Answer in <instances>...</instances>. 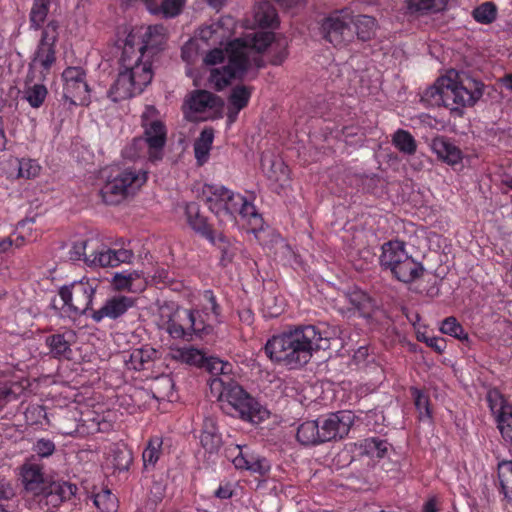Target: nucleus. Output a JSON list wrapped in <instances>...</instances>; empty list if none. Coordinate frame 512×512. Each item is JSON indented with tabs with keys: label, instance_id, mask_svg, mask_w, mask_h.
<instances>
[{
	"label": "nucleus",
	"instance_id": "f257e3e1",
	"mask_svg": "<svg viewBox=\"0 0 512 512\" xmlns=\"http://www.w3.org/2000/svg\"><path fill=\"white\" fill-rule=\"evenodd\" d=\"M271 46L272 65H281L288 56V40L273 32L257 31L248 33L242 38L233 40L226 49L228 62L222 68H214L210 72L209 83L217 91L226 88L232 80H242L247 72L255 67L264 66L260 56Z\"/></svg>",
	"mask_w": 512,
	"mask_h": 512
},
{
	"label": "nucleus",
	"instance_id": "f03ea898",
	"mask_svg": "<svg viewBox=\"0 0 512 512\" xmlns=\"http://www.w3.org/2000/svg\"><path fill=\"white\" fill-rule=\"evenodd\" d=\"M165 40V28L162 25L149 26L137 45L135 36L128 35L119 60L117 78L109 89V97L114 102L142 93L151 83L153 70L149 58L162 49Z\"/></svg>",
	"mask_w": 512,
	"mask_h": 512
},
{
	"label": "nucleus",
	"instance_id": "7ed1b4c3",
	"mask_svg": "<svg viewBox=\"0 0 512 512\" xmlns=\"http://www.w3.org/2000/svg\"><path fill=\"white\" fill-rule=\"evenodd\" d=\"M329 347L327 332L317 326L306 325L273 336L265 345V353L272 361L295 369L307 364L313 352Z\"/></svg>",
	"mask_w": 512,
	"mask_h": 512
},
{
	"label": "nucleus",
	"instance_id": "20e7f679",
	"mask_svg": "<svg viewBox=\"0 0 512 512\" xmlns=\"http://www.w3.org/2000/svg\"><path fill=\"white\" fill-rule=\"evenodd\" d=\"M484 83L465 72L450 70L427 88L422 99L431 105H443L461 116L463 108L474 106L483 96Z\"/></svg>",
	"mask_w": 512,
	"mask_h": 512
},
{
	"label": "nucleus",
	"instance_id": "39448f33",
	"mask_svg": "<svg viewBox=\"0 0 512 512\" xmlns=\"http://www.w3.org/2000/svg\"><path fill=\"white\" fill-rule=\"evenodd\" d=\"M202 198L220 222H234L239 215L248 221L253 232L262 226V217L253 203L239 193H234L221 185L206 184L202 189Z\"/></svg>",
	"mask_w": 512,
	"mask_h": 512
},
{
	"label": "nucleus",
	"instance_id": "423d86ee",
	"mask_svg": "<svg viewBox=\"0 0 512 512\" xmlns=\"http://www.w3.org/2000/svg\"><path fill=\"white\" fill-rule=\"evenodd\" d=\"M210 390L226 414L251 423H259L268 417V411L231 377L212 379Z\"/></svg>",
	"mask_w": 512,
	"mask_h": 512
},
{
	"label": "nucleus",
	"instance_id": "0eeeda50",
	"mask_svg": "<svg viewBox=\"0 0 512 512\" xmlns=\"http://www.w3.org/2000/svg\"><path fill=\"white\" fill-rule=\"evenodd\" d=\"M156 114L157 110L153 106L146 107L141 116L143 136L133 140L134 147L147 146V154L151 161L162 159L166 144V128L162 121L155 118Z\"/></svg>",
	"mask_w": 512,
	"mask_h": 512
},
{
	"label": "nucleus",
	"instance_id": "6e6552de",
	"mask_svg": "<svg viewBox=\"0 0 512 512\" xmlns=\"http://www.w3.org/2000/svg\"><path fill=\"white\" fill-rule=\"evenodd\" d=\"M146 180L145 172L128 168L109 178L101 188L100 194L106 204L115 205L133 194Z\"/></svg>",
	"mask_w": 512,
	"mask_h": 512
},
{
	"label": "nucleus",
	"instance_id": "1a4fd4ad",
	"mask_svg": "<svg viewBox=\"0 0 512 512\" xmlns=\"http://www.w3.org/2000/svg\"><path fill=\"white\" fill-rule=\"evenodd\" d=\"M351 22H353V12L350 9L333 11L322 20L320 33L323 39L334 47L347 46L354 40Z\"/></svg>",
	"mask_w": 512,
	"mask_h": 512
},
{
	"label": "nucleus",
	"instance_id": "9d476101",
	"mask_svg": "<svg viewBox=\"0 0 512 512\" xmlns=\"http://www.w3.org/2000/svg\"><path fill=\"white\" fill-rule=\"evenodd\" d=\"M62 310L69 317H77L91 310L95 288L88 281H74L59 288Z\"/></svg>",
	"mask_w": 512,
	"mask_h": 512
},
{
	"label": "nucleus",
	"instance_id": "9b49d317",
	"mask_svg": "<svg viewBox=\"0 0 512 512\" xmlns=\"http://www.w3.org/2000/svg\"><path fill=\"white\" fill-rule=\"evenodd\" d=\"M63 98L72 105H88L90 90L86 73L81 67H68L62 73Z\"/></svg>",
	"mask_w": 512,
	"mask_h": 512
},
{
	"label": "nucleus",
	"instance_id": "f8f14e48",
	"mask_svg": "<svg viewBox=\"0 0 512 512\" xmlns=\"http://www.w3.org/2000/svg\"><path fill=\"white\" fill-rule=\"evenodd\" d=\"M323 443L345 438L355 420L351 411L341 410L317 418Z\"/></svg>",
	"mask_w": 512,
	"mask_h": 512
},
{
	"label": "nucleus",
	"instance_id": "ddd939ff",
	"mask_svg": "<svg viewBox=\"0 0 512 512\" xmlns=\"http://www.w3.org/2000/svg\"><path fill=\"white\" fill-rule=\"evenodd\" d=\"M486 400L503 439L512 444V404L497 389L489 390Z\"/></svg>",
	"mask_w": 512,
	"mask_h": 512
},
{
	"label": "nucleus",
	"instance_id": "4468645a",
	"mask_svg": "<svg viewBox=\"0 0 512 512\" xmlns=\"http://www.w3.org/2000/svg\"><path fill=\"white\" fill-rule=\"evenodd\" d=\"M135 306V299L127 296H113L106 300L103 306L98 310H91V318L96 322H101L104 318L116 320L123 316L130 308Z\"/></svg>",
	"mask_w": 512,
	"mask_h": 512
},
{
	"label": "nucleus",
	"instance_id": "2eb2a0df",
	"mask_svg": "<svg viewBox=\"0 0 512 512\" xmlns=\"http://www.w3.org/2000/svg\"><path fill=\"white\" fill-rule=\"evenodd\" d=\"M19 479L24 490L33 496H40L46 480L41 465L26 461L19 468Z\"/></svg>",
	"mask_w": 512,
	"mask_h": 512
},
{
	"label": "nucleus",
	"instance_id": "dca6fc26",
	"mask_svg": "<svg viewBox=\"0 0 512 512\" xmlns=\"http://www.w3.org/2000/svg\"><path fill=\"white\" fill-rule=\"evenodd\" d=\"M76 334L73 330H65L49 335L45 339V344L49 349L48 354L55 359H71L72 344L75 342Z\"/></svg>",
	"mask_w": 512,
	"mask_h": 512
},
{
	"label": "nucleus",
	"instance_id": "f3484780",
	"mask_svg": "<svg viewBox=\"0 0 512 512\" xmlns=\"http://www.w3.org/2000/svg\"><path fill=\"white\" fill-rule=\"evenodd\" d=\"M430 147L437 155V158L449 166H456L462 163L463 153L449 138L437 136L432 139Z\"/></svg>",
	"mask_w": 512,
	"mask_h": 512
},
{
	"label": "nucleus",
	"instance_id": "a211bd4d",
	"mask_svg": "<svg viewBox=\"0 0 512 512\" xmlns=\"http://www.w3.org/2000/svg\"><path fill=\"white\" fill-rule=\"evenodd\" d=\"M191 310L179 309L176 310L166 323V331L174 339L191 340L189 322L193 326V321L190 319Z\"/></svg>",
	"mask_w": 512,
	"mask_h": 512
},
{
	"label": "nucleus",
	"instance_id": "6ab92c4d",
	"mask_svg": "<svg viewBox=\"0 0 512 512\" xmlns=\"http://www.w3.org/2000/svg\"><path fill=\"white\" fill-rule=\"evenodd\" d=\"M381 250L382 252L379 257L380 265L383 269L390 270L391 273L404 260L407 254L405 243L399 240L385 242Z\"/></svg>",
	"mask_w": 512,
	"mask_h": 512
},
{
	"label": "nucleus",
	"instance_id": "aec40b11",
	"mask_svg": "<svg viewBox=\"0 0 512 512\" xmlns=\"http://www.w3.org/2000/svg\"><path fill=\"white\" fill-rule=\"evenodd\" d=\"M200 443L205 451L209 453H216L221 448L223 441L219 432L217 422L212 417H206L203 421Z\"/></svg>",
	"mask_w": 512,
	"mask_h": 512
},
{
	"label": "nucleus",
	"instance_id": "412c9836",
	"mask_svg": "<svg viewBox=\"0 0 512 512\" xmlns=\"http://www.w3.org/2000/svg\"><path fill=\"white\" fill-rule=\"evenodd\" d=\"M424 273L422 263L413 259L412 256L405 255L404 260L396 266L392 275L399 281L404 283H412L419 279Z\"/></svg>",
	"mask_w": 512,
	"mask_h": 512
},
{
	"label": "nucleus",
	"instance_id": "4be33fe9",
	"mask_svg": "<svg viewBox=\"0 0 512 512\" xmlns=\"http://www.w3.org/2000/svg\"><path fill=\"white\" fill-rule=\"evenodd\" d=\"M185 214L189 226L197 233L204 236L210 242H215V236L211 227L208 225L207 220L200 214V209L197 203L191 202L186 205Z\"/></svg>",
	"mask_w": 512,
	"mask_h": 512
},
{
	"label": "nucleus",
	"instance_id": "5701e85b",
	"mask_svg": "<svg viewBox=\"0 0 512 512\" xmlns=\"http://www.w3.org/2000/svg\"><path fill=\"white\" fill-rule=\"evenodd\" d=\"M253 17L255 25L261 28H273L278 25L277 12L268 0L256 1L253 9Z\"/></svg>",
	"mask_w": 512,
	"mask_h": 512
},
{
	"label": "nucleus",
	"instance_id": "b1692460",
	"mask_svg": "<svg viewBox=\"0 0 512 512\" xmlns=\"http://www.w3.org/2000/svg\"><path fill=\"white\" fill-rule=\"evenodd\" d=\"M56 61L55 46L39 43L34 53L29 69H36L38 66L41 68V74L43 79L46 73L50 70L51 66Z\"/></svg>",
	"mask_w": 512,
	"mask_h": 512
},
{
	"label": "nucleus",
	"instance_id": "393cba45",
	"mask_svg": "<svg viewBox=\"0 0 512 512\" xmlns=\"http://www.w3.org/2000/svg\"><path fill=\"white\" fill-rule=\"evenodd\" d=\"M351 26L354 30V37L356 36L360 41H369L375 37L377 30L376 19L369 15H354Z\"/></svg>",
	"mask_w": 512,
	"mask_h": 512
},
{
	"label": "nucleus",
	"instance_id": "a878e982",
	"mask_svg": "<svg viewBox=\"0 0 512 512\" xmlns=\"http://www.w3.org/2000/svg\"><path fill=\"white\" fill-rule=\"evenodd\" d=\"M297 441L303 446H316L323 443L318 420L305 421L299 425Z\"/></svg>",
	"mask_w": 512,
	"mask_h": 512
},
{
	"label": "nucleus",
	"instance_id": "bb28decb",
	"mask_svg": "<svg viewBox=\"0 0 512 512\" xmlns=\"http://www.w3.org/2000/svg\"><path fill=\"white\" fill-rule=\"evenodd\" d=\"M252 95V88L244 85L235 86L229 95V112L228 117L234 120L238 113L244 109Z\"/></svg>",
	"mask_w": 512,
	"mask_h": 512
},
{
	"label": "nucleus",
	"instance_id": "cd10ccee",
	"mask_svg": "<svg viewBox=\"0 0 512 512\" xmlns=\"http://www.w3.org/2000/svg\"><path fill=\"white\" fill-rule=\"evenodd\" d=\"M215 96L205 90L194 91L184 102L183 109L190 113H201L215 105Z\"/></svg>",
	"mask_w": 512,
	"mask_h": 512
},
{
	"label": "nucleus",
	"instance_id": "c85d7f7f",
	"mask_svg": "<svg viewBox=\"0 0 512 512\" xmlns=\"http://www.w3.org/2000/svg\"><path fill=\"white\" fill-rule=\"evenodd\" d=\"M157 351L149 346L136 348L131 351L129 359L126 360V365L129 369L136 371L145 370L151 362L156 358Z\"/></svg>",
	"mask_w": 512,
	"mask_h": 512
},
{
	"label": "nucleus",
	"instance_id": "c756f323",
	"mask_svg": "<svg viewBox=\"0 0 512 512\" xmlns=\"http://www.w3.org/2000/svg\"><path fill=\"white\" fill-rule=\"evenodd\" d=\"M114 260V249L100 245L97 241V245L94 246L88 258H86V264L95 267H115L117 262Z\"/></svg>",
	"mask_w": 512,
	"mask_h": 512
},
{
	"label": "nucleus",
	"instance_id": "7c9ffc66",
	"mask_svg": "<svg viewBox=\"0 0 512 512\" xmlns=\"http://www.w3.org/2000/svg\"><path fill=\"white\" fill-rule=\"evenodd\" d=\"M8 165L17 171V178L33 179L39 176L41 172L38 161L30 158H11Z\"/></svg>",
	"mask_w": 512,
	"mask_h": 512
},
{
	"label": "nucleus",
	"instance_id": "2f4dec72",
	"mask_svg": "<svg viewBox=\"0 0 512 512\" xmlns=\"http://www.w3.org/2000/svg\"><path fill=\"white\" fill-rule=\"evenodd\" d=\"M214 139V130L205 128L194 143V154L199 165H203L209 158V153Z\"/></svg>",
	"mask_w": 512,
	"mask_h": 512
},
{
	"label": "nucleus",
	"instance_id": "473e14b6",
	"mask_svg": "<svg viewBox=\"0 0 512 512\" xmlns=\"http://www.w3.org/2000/svg\"><path fill=\"white\" fill-rule=\"evenodd\" d=\"M170 356L172 360L193 366H203L205 362L204 354L193 347L171 348Z\"/></svg>",
	"mask_w": 512,
	"mask_h": 512
},
{
	"label": "nucleus",
	"instance_id": "72a5a7b5",
	"mask_svg": "<svg viewBox=\"0 0 512 512\" xmlns=\"http://www.w3.org/2000/svg\"><path fill=\"white\" fill-rule=\"evenodd\" d=\"M448 0H408L407 9L411 14L425 15L445 9Z\"/></svg>",
	"mask_w": 512,
	"mask_h": 512
},
{
	"label": "nucleus",
	"instance_id": "f704fd0d",
	"mask_svg": "<svg viewBox=\"0 0 512 512\" xmlns=\"http://www.w3.org/2000/svg\"><path fill=\"white\" fill-rule=\"evenodd\" d=\"M498 478L504 498L512 507V461L504 460L498 463Z\"/></svg>",
	"mask_w": 512,
	"mask_h": 512
},
{
	"label": "nucleus",
	"instance_id": "c9c22d12",
	"mask_svg": "<svg viewBox=\"0 0 512 512\" xmlns=\"http://www.w3.org/2000/svg\"><path fill=\"white\" fill-rule=\"evenodd\" d=\"M388 442L376 437L366 438L361 441L359 447L361 454L371 458H383L388 451Z\"/></svg>",
	"mask_w": 512,
	"mask_h": 512
},
{
	"label": "nucleus",
	"instance_id": "e433bc0d",
	"mask_svg": "<svg viewBox=\"0 0 512 512\" xmlns=\"http://www.w3.org/2000/svg\"><path fill=\"white\" fill-rule=\"evenodd\" d=\"M350 303L359 315L364 318H370L376 308L374 300L362 291L354 292L350 295Z\"/></svg>",
	"mask_w": 512,
	"mask_h": 512
},
{
	"label": "nucleus",
	"instance_id": "4c0bfd02",
	"mask_svg": "<svg viewBox=\"0 0 512 512\" xmlns=\"http://www.w3.org/2000/svg\"><path fill=\"white\" fill-rule=\"evenodd\" d=\"M392 144L403 154L413 155L417 150V143L413 135L404 129H398L392 136Z\"/></svg>",
	"mask_w": 512,
	"mask_h": 512
},
{
	"label": "nucleus",
	"instance_id": "58836bf2",
	"mask_svg": "<svg viewBox=\"0 0 512 512\" xmlns=\"http://www.w3.org/2000/svg\"><path fill=\"white\" fill-rule=\"evenodd\" d=\"M185 0H162L161 4H157V0L152 2L148 9L151 13H162L165 17H175L180 12Z\"/></svg>",
	"mask_w": 512,
	"mask_h": 512
},
{
	"label": "nucleus",
	"instance_id": "ea45409f",
	"mask_svg": "<svg viewBox=\"0 0 512 512\" xmlns=\"http://www.w3.org/2000/svg\"><path fill=\"white\" fill-rule=\"evenodd\" d=\"M43 491H51L52 494L66 501L75 495L77 487L65 481H46Z\"/></svg>",
	"mask_w": 512,
	"mask_h": 512
},
{
	"label": "nucleus",
	"instance_id": "a19ab883",
	"mask_svg": "<svg viewBox=\"0 0 512 512\" xmlns=\"http://www.w3.org/2000/svg\"><path fill=\"white\" fill-rule=\"evenodd\" d=\"M48 90L43 84H33L24 90V98L33 108H39L45 101Z\"/></svg>",
	"mask_w": 512,
	"mask_h": 512
},
{
	"label": "nucleus",
	"instance_id": "79ce46f5",
	"mask_svg": "<svg viewBox=\"0 0 512 512\" xmlns=\"http://www.w3.org/2000/svg\"><path fill=\"white\" fill-rule=\"evenodd\" d=\"M162 440L154 437L149 440L147 447L142 453L144 467H154L161 455Z\"/></svg>",
	"mask_w": 512,
	"mask_h": 512
},
{
	"label": "nucleus",
	"instance_id": "37998d69",
	"mask_svg": "<svg viewBox=\"0 0 512 512\" xmlns=\"http://www.w3.org/2000/svg\"><path fill=\"white\" fill-rule=\"evenodd\" d=\"M203 311L208 318L216 323L221 322V307L217 303L216 297L211 290L204 291L203 295Z\"/></svg>",
	"mask_w": 512,
	"mask_h": 512
},
{
	"label": "nucleus",
	"instance_id": "c03bdc74",
	"mask_svg": "<svg viewBox=\"0 0 512 512\" xmlns=\"http://www.w3.org/2000/svg\"><path fill=\"white\" fill-rule=\"evenodd\" d=\"M95 245H97V240L94 239H81L75 241L69 251L70 260H84V262L86 263V258H88V255L90 254Z\"/></svg>",
	"mask_w": 512,
	"mask_h": 512
},
{
	"label": "nucleus",
	"instance_id": "a18cd8bd",
	"mask_svg": "<svg viewBox=\"0 0 512 512\" xmlns=\"http://www.w3.org/2000/svg\"><path fill=\"white\" fill-rule=\"evenodd\" d=\"M203 366H205L212 375L209 382L214 378H224L227 380V377H230L229 374L232 371V365L230 363L224 362L218 358H205Z\"/></svg>",
	"mask_w": 512,
	"mask_h": 512
},
{
	"label": "nucleus",
	"instance_id": "49530a36",
	"mask_svg": "<svg viewBox=\"0 0 512 512\" xmlns=\"http://www.w3.org/2000/svg\"><path fill=\"white\" fill-rule=\"evenodd\" d=\"M49 7L50 3L36 2L33 0V5L29 14L31 28L38 30L42 27L47 18Z\"/></svg>",
	"mask_w": 512,
	"mask_h": 512
},
{
	"label": "nucleus",
	"instance_id": "de8ad7c7",
	"mask_svg": "<svg viewBox=\"0 0 512 512\" xmlns=\"http://www.w3.org/2000/svg\"><path fill=\"white\" fill-rule=\"evenodd\" d=\"M94 504L101 512H116L118 508L117 498L107 489L94 495Z\"/></svg>",
	"mask_w": 512,
	"mask_h": 512
},
{
	"label": "nucleus",
	"instance_id": "09e8293b",
	"mask_svg": "<svg viewBox=\"0 0 512 512\" xmlns=\"http://www.w3.org/2000/svg\"><path fill=\"white\" fill-rule=\"evenodd\" d=\"M472 15L478 23L490 24L497 16L496 5L492 2H484L473 10Z\"/></svg>",
	"mask_w": 512,
	"mask_h": 512
},
{
	"label": "nucleus",
	"instance_id": "8fccbe9b",
	"mask_svg": "<svg viewBox=\"0 0 512 512\" xmlns=\"http://www.w3.org/2000/svg\"><path fill=\"white\" fill-rule=\"evenodd\" d=\"M221 252V263L222 265L226 266L228 263H230L235 256L237 247H235L231 242L228 240V238L223 235L222 233L215 236V242H211Z\"/></svg>",
	"mask_w": 512,
	"mask_h": 512
},
{
	"label": "nucleus",
	"instance_id": "3c124183",
	"mask_svg": "<svg viewBox=\"0 0 512 512\" xmlns=\"http://www.w3.org/2000/svg\"><path fill=\"white\" fill-rule=\"evenodd\" d=\"M133 461L131 450L126 447H116L112 450V464L118 471H127Z\"/></svg>",
	"mask_w": 512,
	"mask_h": 512
},
{
	"label": "nucleus",
	"instance_id": "603ef678",
	"mask_svg": "<svg viewBox=\"0 0 512 512\" xmlns=\"http://www.w3.org/2000/svg\"><path fill=\"white\" fill-rule=\"evenodd\" d=\"M415 407L419 413L420 420H430L432 412L430 409L429 397L417 388L411 389Z\"/></svg>",
	"mask_w": 512,
	"mask_h": 512
},
{
	"label": "nucleus",
	"instance_id": "864d4df0",
	"mask_svg": "<svg viewBox=\"0 0 512 512\" xmlns=\"http://www.w3.org/2000/svg\"><path fill=\"white\" fill-rule=\"evenodd\" d=\"M440 330L442 333L450 335L461 341L468 340V334L464 331L463 327L455 317H447L444 319Z\"/></svg>",
	"mask_w": 512,
	"mask_h": 512
},
{
	"label": "nucleus",
	"instance_id": "5fc2aeb1",
	"mask_svg": "<svg viewBox=\"0 0 512 512\" xmlns=\"http://www.w3.org/2000/svg\"><path fill=\"white\" fill-rule=\"evenodd\" d=\"M58 29V21H49L42 31V36L39 43L55 46V43L58 39Z\"/></svg>",
	"mask_w": 512,
	"mask_h": 512
},
{
	"label": "nucleus",
	"instance_id": "6e6d98bb",
	"mask_svg": "<svg viewBox=\"0 0 512 512\" xmlns=\"http://www.w3.org/2000/svg\"><path fill=\"white\" fill-rule=\"evenodd\" d=\"M32 450L41 458H46L51 456L55 451V444L52 440L41 438L38 439L34 445Z\"/></svg>",
	"mask_w": 512,
	"mask_h": 512
},
{
	"label": "nucleus",
	"instance_id": "4d7b16f0",
	"mask_svg": "<svg viewBox=\"0 0 512 512\" xmlns=\"http://www.w3.org/2000/svg\"><path fill=\"white\" fill-rule=\"evenodd\" d=\"M137 278H139V275L136 272L129 274H116L113 279V284L118 290L131 291L132 283Z\"/></svg>",
	"mask_w": 512,
	"mask_h": 512
},
{
	"label": "nucleus",
	"instance_id": "13d9d810",
	"mask_svg": "<svg viewBox=\"0 0 512 512\" xmlns=\"http://www.w3.org/2000/svg\"><path fill=\"white\" fill-rule=\"evenodd\" d=\"M257 455L251 453L247 446H243L242 455L235 461V468L249 470Z\"/></svg>",
	"mask_w": 512,
	"mask_h": 512
},
{
	"label": "nucleus",
	"instance_id": "bf43d9fd",
	"mask_svg": "<svg viewBox=\"0 0 512 512\" xmlns=\"http://www.w3.org/2000/svg\"><path fill=\"white\" fill-rule=\"evenodd\" d=\"M232 22V18L227 17H220L217 21H213L211 24L207 25L208 28H210L211 32H213V35L216 36V38H223L225 37V32L220 33L221 30L224 28V26L230 24Z\"/></svg>",
	"mask_w": 512,
	"mask_h": 512
},
{
	"label": "nucleus",
	"instance_id": "052dcab7",
	"mask_svg": "<svg viewBox=\"0 0 512 512\" xmlns=\"http://www.w3.org/2000/svg\"><path fill=\"white\" fill-rule=\"evenodd\" d=\"M269 470V461L266 458L261 457L259 455L256 456L254 462H252V465L249 467V471L259 473L260 475L266 474Z\"/></svg>",
	"mask_w": 512,
	"mask_h": 512
},
{
	"label": "nucleus",
	"instance_id": "680f3d73",
	"mask_svg": "<svg viewBox=\"0 0 512 512\" xmlns=\"http://www.w3.org/2000/svg\"><path fill=\"white\" fill-rule=\"evenodd\" d=\"M420 341H424L429 347L433 348L437 352H442L445 347L446 343L443 338L439 337H418Z\"/></svg>",
	"mask_w": 512,
	"mask_h": 512
},
{
	"label": "nucleus",
	"instance_id": "e2e57ef3",
	"mask_svg": "<svg viewBox=\"0 0 512 512\" xmlns=\"http://www.w3.org/2000/svg\"><path fill=\"white\" fill-rule=\"evenodd\" d=\"M197 313L191 310V317L190 319L193 321V326L191 325V322H189L190 327V334L191 337L193 335H200L202 332L206 330V325L202 320H199L196 316Z\"/></svg>",
	"mask_w": 512,
	"mask_h": 512
},
{
	"label": "nucleus",
	"instance_id": "0e129e2a",
	"mask_svg": "<svg viewBox=\"0 0 512 512\" xmlns=\"http://www.w3.org/2000/svg\"><path fill=\"white\" fill-rule=\"evenodd\" d=\"M225 54L224 51L221 49H213L204 58V61L208 65H215L217 63H220L224 60Z\"/></svg>",
	"mask_w": 512,
	"mask_h": 512
},
{
	"label": "nucleus",
	"instance_id": "69168bd1",
	"mask_svg": "<svg viewBox=\"0 0 512 512\" xmlns=\"http://www.w3.org/2000/svg\"><path fill=\"white\" fill-rule=\"evenodd\" d=\"M133 256V252L129 249L122 248L114 250V261L117 262V266L121 263H129L132 260Z\"/></svg>",
	"mask_w": 512,
	"mask_h": 512
},
{
	"label": "nucleus",
	"instance_id": "338daca9",
	"mask_svg": "<svg viewBox=\"0 0 512 512\" xmlns=\"http://www.w3.org/2000/svg\"><path fill=\"white\" fill-rule=\"evenodd\" d=\"M242 449L241 445H230L225 448V456L235 465V461L242 455Z\"/></svg>",
	"mask_w": 512,
	"mask_h": 512
},
{
	"label": "nucleus",
	"instance_id": "774afa93",
	"mask_svg": "<svg viewBox=\"0 0 512 512\" xmlns=\"http://www.w3.org/2000/svg\"><path fill=\"white\" fill-rule=\"evenodd\" d=\"M40 496L43 497L45 501V505L51 506L53 508L58 507L65 500L51 493V491H43Z\"/></svg>",
	"mask_w": 512,
	"mask_h": 512
}]
</instances>
